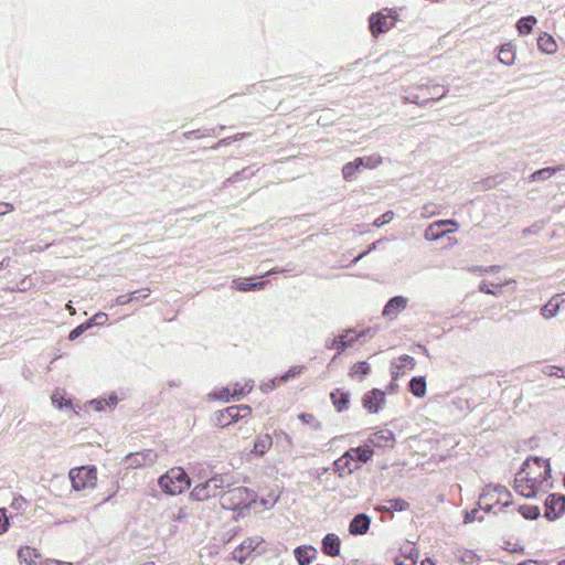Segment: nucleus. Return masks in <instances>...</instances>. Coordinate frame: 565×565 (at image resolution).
<instances>
[{
  "mask_svg": "<svg viewBox=\"0 0 565 565\" xmlns=\"http://www.w3.org/2000/svg\"><path fill=\"white\" fill-rule=\"evenodd\" d=\"M330 398L337 412L341 413L348 409L350 403V393L341 388H335L330 394Z\"/></svg>",
  "mask_w": 565,
  "mask_h": 565,
  "instance_id": "nucleus-23",
  "label": "nucleus"
},
{
  "mask_svg": "<svg viewBox=\"0 0 565 565\" xmlns=\"http://www.w3.org/2000/svg\"><path fill=\"white\" fill-rule=\"evenodd\" d=\"M370 365L367 362L365 361H360L355 364L352 365L351 370H350V376L351 377H355V376H359V375H367L370 373Z\"/></svg>",
  "mask_w": 565,
  "mask_h": 565,
  "instance_id": "nucleus-35",
  "label": "nucleus"
},
{
  "mask_svg": "<svg viewBox=\"0 0 565 565\" xmlns=\"http://www.w3.org/2000/svg\"><path fill=\"white\" fill-rule=\"evenodd\" d=\"M241 386H244V383H235L231 386L232 391H236V390H239Z\"/></svg>",
  "mask_w": 565,
  "mask_h": 565,
  "instance_id": "nucleus-52",
  "label": "nucleus"
},
{
  "mask_svg": "<svg viewBox=\"0 0 565 565\" xmlns=\"http://www.w3.org/2000/svg\"><path fill=\"white\" fill-rule=\"evenodd\" d=\"M43 565H72V563H65L56 559H46Z\"/></svg>",
  "mask_w": 565,
  "mask_h": 565,
  "instance_id": "nucleus-50",
  "label": "nucleus"
},
{
  "mask_svg": "<svg viewBox=\"0 0 565 565\" xmlns=\"http://www.w3.org/2000/svg\"><path fill=\"white\" fill-rule=\"evenodd\" d=\"M365 255V253L359 255L356 258H355V262H358L359 259H361L363 256Z\"/></svg>",
  "mask_w": 565,
  "mask_h": 565,
  "instance_id": "nucleus-57",
  "label": "nucleus"
},
{
  "mask_svg": "<svg viewBox=\"0 0 565 565\" xmlns=\"http://www.w3.org/2000/svg\"><path fill=\"white\" fill-rule=\"evenodd\" d=\"M303 366H291L282 376L279 377L280 382H286L290 377L298 376L302 373Z\"/></svg>",
  "mask_w": 565,
  "mask_h": 565,
  "instance_id": "nucleus-40",
  "label": "nucleus"
},
{
  "mask_svg": "<svg viewBox=\"0 0 565 565\" xmlns=\"http://www.w3.org/2000/svg\"><path fill=\"white\" fill-rule=\"evenodd\" d=\"M190 484V477L181 467H173L159 478L162 491L171 495L182 493Z\"/></svg>",
  "mask_w": 565,
  "mask_h": 565,
  "instance_id": "nucleus-4",
  "label": "nucleus"
},
{
  "mask_svg": "<svg viewBox=\"0 0 565 565\" xmlns=\"http://www.w3.org/2000/svg\"><path fill=\"white\" fill-rule=\"evenodd\" d=\"M18 558L21 565H40L42 564L41 553L29 545L21 546L18 551Z\"/></svg>",
  "mask_w": 565,
  "mask_h": 565,
  "instance_id": "nucleus-18",
  "label": "nucleus"
},
{
  "mask_svg": "<svg viewBox=\"0 0 565 565\" xmlns=\"http://www.w3.org/2000/svg\"><path fill=\"white\" fill-rule=\"evenodd\" d=\"M563 301H565V298H563L561 295L552 297L550 301L542 308L543 317H545L546 319L554 317L557 313Z\"/></svg>",
  "mask_w": 565,
  "mask_h": 565,
  "instance_id": "nucleus-26",
  "label": "nucleus"
},
{
  "mask_svg": "<svg viewBox=\"0 0 565 565\" xmlns=\"http://www.w3.org/2000/svg\"><path fill=\"white\" fill-rule=\"evenodd\" d=\"M545 374H547L548 376L565 377V374H563V370L555 365L547 366Z\"/></svg>",
  "mask_w": 565,
  "mask_h": 565,
  "instance_id": "nucleus-44",
  "label": "nucleus"
},
{
  "mask_svg": "<svg viewBox=\"0 0 565 565\" xmlns=\"http://www.w3.org/2000/svg\"><path fill=\"white\" fill-rule=\"evenodd\" d=\"M140 297H137L136 294L134 295V300H138Z\"/></svg>",
  "mask_w": 565,
  "mask_h": 565,
  "instance_id": "nucleus-59",
  "label": "nucleus"
},
{
  "mask_svg": "<svg viewBox=\"0 0 565 565\" xmlns=\"http://www.w3.org/2000/svg\"><path fill=\"white\" fill-rule=\"evenodd\" d=\"M92 327V320H88L87 322L85 323H82L79 326H77L75 329H73L70 334H68V339L71 341H74L75 339H77L81 334H83L86 330H88L89 328Z\"/></svg>",
  "mask_w": 565,
  "mask_h": 565,
  "instance_id": "nucleus-37",
  "label": "nucleus"
},
{
  "mask_svg": "<svg viewBox=\"0 0 565 565\" xmlns=\"http://www.w3.org/2000/svg\"><path fill=\"white\" fill-rule=\"evenodd\" d=\"M408 300L403 296L393 297L385 305L383 309V316L390 320L397 318L398 313L407 307Z\"/></svg>",
  "mask_w": 565,
  "mask_h": 565,
  "instance_id": "nucleus-16",
  "label": "nucleus"
},
{
  "mask_svg": "<svg viewBox=\"0 0 565 565\" xmlns=\"http://www.w3.org/2000/svg\"><path fill=\"white\" fill-rule=\"evenodd\" d=\"M394 216H395V214L393 211H386L381 216L375 218V221L373 222V225L375 227H382L383 225L391 223L393 221Z\"/></svg>",
  "mask_w": 565,
  "mask_h": 565,
  "instance_id": "nucleus-38",
  "label": "nucleus"
},
{
  "mask_svg": "<svg viewBox=\"0 0 565 565\" xmlns=\"http://www.w3.org/2000/svg\"><path fill=\"white\" fill-rule=\"evenodd\" d=\"M370 518L364 514H358L354 516V519L351 521L349 525V531L353 535H362L365 534L370 527Z\"/></svg>",
  "mask_w": 565,
  "mask_h": 565,
  "instance_id": "nucleus-22",
  "label": "nucleus"
},
{
  "mask_svg": "<svg viewBox=\"0 0 565 565\" xmlns=\"http://www.w3.org/2000/svg\"><path fill=\"white\" fill-rule=\"evenodd\" d=\"M256 494L246 487H235L226 491L223 490L221 495V505L226 510H243L255 503Z\"/></svg>",
  "mask_w": 565,
  "mask_h": 565,
  "instance_id": "nucleus-2",
  "label": "nucleus"
},
{
  "mask_svg": "<svg viewBox=\"0 0 565 565\" xmlns=\"http://www.w3.org/2000/svg\"><path fill=\"white\" fill-rule=\"evenodd\" d=\"M361 168V161L356 159H354V161H351V162H348L343 166L342 168V175H343V179L347 180V181H351L353 180L356 171Z\"/></svg>",
  "mask_w": 565,
  "mask_h": 565,
  "instance_id": "nucleus-31",
  "label": "nucleus"
},
{
  "mask_svg": "<svg viewBox=\"0 0 565 565\" xmlns=\"http://www.w3.org/2000/svg\"><path fill=\"white\" fill-rule=\"evenodd\" d=\"M358 160L361 161V167L367 169H375L383 162V159L380 154H371L364 158H358Z\"/></svg>",
  "mask_w": 565,
  "mask_h": 565,
  "instance_id": "nucleus-34",
  "label": "nucleus"
},
{
  "mask_svg": "<svg viewBox=\"0 0 565 565\" xmlns=\"http://www.w3.org/2000/svg\"><path fill=\"white\" fill-rule=\"evenodd\" d=\"M363 407L370 413H377L385 405V392L373 388L364 394L362 398Z\"/></svg>",
  "mask_w": 565,
  "mask_h": 565,
  "instance_id": "nucleus-14",
  "label": "nucleus"
},
{
  "mask_svg": "<svg viewBox=\"0 0 565 565\" xmlns=\"http://www.w3.org/2000/svg\"><path fill=\"white\" fill-rule=\"evenodd\" d=\"M503 548L510 553H523L524 546L518 542L504 541Z\"/></svg>",
  "mask_w": 565,
  "mask_h": 565,
  "instance_id": "nucleus-41",
  "label": "nucleus"
},
{
  "mask_svg": "<svg viewBox=\"0 0 565 565\" xmlns=\"http://www.w3.org/2000/svg\"><path fill=\"white\" fill-rule=\"evenodd\" d=\"M511 492L502 486L488 487L480 495L479 505L488 511L497 507H507L511 502Z\"/></svg>",
  "mask_w": 565,
  "mask_h": 565,
  "instance_id": "nucleus-6",
  "label": "nucleus"
},
{
  "mask_svg": "<svg viewBox=\"0 0 565 565\" xmlns=\"http://www.w3.org/2000/svg\"><path fill=\"white\" fill-rule=\"evenodd\" d=\"M271 273H275V270H268V271L266 273V275H269V274H271Z\"/></svg>",
  "mask_w": 565,
  "mask_h": 565,
  "instance_id": "nucleus-58",
  "label": "nucleus"
},
{
  "mask_svg": "<svg viewBox=\"0 0 565 565\" xmlns=\"http://www.w3.org/2000/svg\"><path fill=\"white\" fill-rule=\"evenodd\" d=\"M536 23V19L533 15L522 18L516 23V29L520 34H530L533 30V25Z\"/></svg>",
  "mask_w": 565,
  "mask_h": 565,
  "instance_id": "nucleus-30",
  "label": "nucleus"
},
{
  "mask_svg": "<svg viewBox=\"0 0 565 565\" xmlns=\"http://www.w3.org/2000/svg\"><path fill=\"white\" fill-rule=\"evenodd\" d=\"M362 463L364 462L359 459L356 448H350L333 461V471L339 478H344L359 470Z\"/></svg>",
  "mask_w": 565,
  "mask_h": 565,
  "instance_id": "nucleus-8",
  "label": "nucleus"
},
{
  "mask_svg": "<svg viewBox=\"0 0 565 565\" xmlns=\"http://www.w3.org/2000/svg\"><path fill=\"white\" fill-rule=\"evenodd\" d=\"M459 224L455 220H441L430 224L424 233L426 241H437L448 233L456 232Z\"/></svg>",
  "mask_w": 565,
  "mask_h": 565,
  "instance_id": "nucleus-12",
  "label": "nucleus"
},
{
  "mask_svg": "<svg viewBox=\"0 0 565 565\" xmlns=\"http://www.w3.org/2000/svg\"><path fill=\"white\" fill-rule=\"evenodd\" d=\"M273 446L270 434H260L256 437L250 454L256 457H263Z\"/></svg>",
  "mask_w": 565,
  "mask_h": 565,
  "instance_id": "nucleus-20",
  "label": "nucleus"
},
{
  "mask_svg": "<svg viewBox=\"0 0 565 565\" xmlns=\"http://www.w3.org/2000/svg\"><path fill=\"white\" fill-rule=\"evenodd\" d=\"M53 405H55L57 408H62L63 406H71V401H66L62 393L54 392L51 396Z\"/></svg>",
  "mask_w": 565,
  "mask_h": 565,
  "instance_id": "nucleus-39",
  "label": "nucleus"
},
{
  "mask_svg": "<svg viewBox=\"0 0 565 565\" xmlns=\"http://www.w3.org/2000/svg\"><path fill=\"white\" fill-rule=\"evenodd\" d=\"M298 418L305 424L313 425L315 427L319 426L316 416L312 414L301 413L298 415Z\"/></svg>",
  "mask_w": 565,
  "mask_h": 565,
  "instance_id": "nucleus-42",
  "label": "nucleus"
},
{
  "mask_svg": "<svg viewBox=\"0 0 565 565\" xmlns=\"http://www.w3.org/2000/svg\"><path fill=\"white\" fill-rule=\"evenodd\" d=\"M341 540L334 533L327 534L322 540V552L329 556L340 555Z\"/></svg>",
  "mask_w": 565,
  "mask_h": 565,
  "instance_id": "nucleus-19",
  "label": "nucleus"
},
{
  "mask_svg": "<svg viewBox=\"0 0 565 565\" xmlns=\"http://www.w3.org/2000/svg\"><path fill=\"white\" fill-rule=\"evenodd\" d=\"M395 24L392 17L383 14L381 12L374 13L370 17V30L373 36H377L381 33L387 32Z\"/></svg>",
  "mask_w": 565,
  "mask_h": 565,
  "instance_id": "nucleus-15",
  "label": "nucleus"
},
{
  "mask_svg": "<svg viewBox=\"0 0 565 565\" xmlns=\"http://www.w3.org/2000/svg\"><path fill=\"white\" fill-rule=\"evenodd\" d=\"M558 565H565V559L559 562Z\"/></svg>",
  "mask_w": 565,
  "mask_h": 565,
  "instance_id": "nucleus-60",
  "label": "nucleus"
},
{
  "mask_svg": "<svg viewBox=\"0 0 565 565\" xmlns=\"http://www.w3.org/2000/svg\"><path fill=\"white\" fill-rule=\"evenodd\" d=\"M438 86L428 87L422 86L417 89L416 93H411L407 96H404V104H415L417 106H426L429 102H435L441 99L446 92L437 93L435 92Z\"/></svg>",
  "mask_w": 565,
  "mask_h": 565,
  "instance_id": "nucleus-11",
  "label": "nucleus"
},
{
  "mask_svg": "<svg viewBox=\"0 0 565 565\" xmlns=\"http://www.w3.org/2000/svg\"><path fill=\"white\" fill-rule=\"evenodd\" d=\"M106 320L107 319V315L106 313H103V312H99V313H96L90 320H92V326L94 323H99V320Z\"/></svg>",
  "mask_w": 565,
  "mask_h": 565,
  "instance_id": "nucleus-48",
  "label": "nucleus"
},
{
  "mask_svg": "<svg viewBox=\"0 0 565 565\" xmlns=\"http://www.w3.org/2000/svg\"><path fill=\"white\" fill-rule=\"evenodd\" d=\"M409 391L417 397H424L426 394V381L424 377H413L409 382Z\"/></svg>",
  "mask_w": 565,
  "mask_h": 565,
  "instance_id": "nucleus-29",
  "label": "nucleus"
},
{
  "mask_svg": "<svg viewBox=\"0 0 565 565\" xmlns=\"http://www.w3.org/2000/svg\"><path fill=\"white\" fill-rule=\"evenodd\" d=\"M551 466L548 459L531 457L515 475L513 489L524 498H534L551 488Z\"/></svg>",
  "mask_w": 565,
  "mask_h": 565,
  "instance_id": "nucleus-1",
  "label": "nucleus"
},
{
  "mask_svg": "<svg viewBox=\"0 0 565 565\" xmlns=\"http://www.w3.org/2000/svg\"><path fill=\"white\" fill-rule=\"evenodd\" d=\"M564 169V166H559L557 168H544V169H540L537 171H535L534 173L531 174V180L532 181H536V180H543V179H548L551 175H553L556 171H561Z\"/></svg>",
  "mask_w": 565,
  "mask_h": 565,
  "instance_id": "nucleus-33",
  "label": "nucleus"
},
{
  "mask_svg": "<svg viewBox=\"0 0 565 565\" xmlns=\"http://www.w3.org/2000/svg\"><path fill=\"white\" fill-rule=\"evenodd\" d=\"M317 551L312 546H299L295 550V556L299 565H309L316 557Z\"/></svg>",
  "mask_w": 565,
  "mask_h": 565,
  "instance_id": "nucleus-24",
  "label": "nucleus"
},
{
  "mask_svg": "<svg viewBox=\"0 0 565 565\" xmlns=\"http://www.w3.org/2000/svg\"><path fill=\"white\" fill-rule=\"evenodd\" d=\"M479 289H480V291L486 292V294H493V291L489 289V286L486 282L481 284L479 286Z\"/></svg>",
  "mask_w": 565,
  "mask_h": 565,
  "instance_id": "nucleus-51",
  "label": "nucleus"
},
{
  "mask_svg": "<svg viewBox=\"0 0 565 565\" xmlns=\"http://www.w3.org/2000/svg\"><path fill=\"white\" fill-rule=\"evenodd\" d=\"M250 415L252 408L248 405H233L218 411L215 414V423L217 426L226 427Z\"/></svg>",
  "mask_w": 565,
  "mask_h": 565,
  "instance_id": "nucleus-9",
  "label": "nucleus"
},
{
  "mask_svg": "<svg viewBox=\"0 0 565 565\" xmlns=\"http://www.w3.org/2000/svg\"><path fill=\"white\" fill-rule=\"evenodd\" d=\"M359 334H356L353 330H347L335 339H333L332 344L329 347L330 349H335L338 354H341L345 351L347 348L353 345L354 342L359 339Z\"/></svg>",
  "mask_w": 565,
  "mask_h": 565,
  "instance_id": "nucleus-17",
  "label": "nucleus"
},
{
  "mask_svg": "<svg viewBox=\"0 0 565 565\" xmlns=\"http://www.w3.org/2000/svg\"><path fill=\"white\" fill-rule=\"evenodd\" d=\"M422 565H435V563L430 558H426L422 562Z\"/></svg>",
  "mask_w": 565,
  "mask_h": 565,
  "instance_id": "nucleus-53",
  "label": "nucleus"
},
{
  "mask_svg": "<svg viewBox=\"0 0 565 565\" xmlns=\"http://www.w3.org/2000/svg\"><path fill=\"white\" fill-rule=\"evenodd\" d=\"M149 294H150V290L149 289H145V294L141 295L140 297L142 298H148L149 297Z\"/></svg>",
  "mask_w": 565,
  "mask_h": 565,
  "instance_id": "nucleus-54",
  "label": "nucleus"
},
{
  "mask_svg": "<svg viewBox=\"0 0 565 565\" xmlns=\"http://www.w3.org/2000/svg\"><path fill=\"white\" fill-rule=\"evenodd\" d=\"M72 488L76 491L92 490L97 484V469L95 466H81L72 468L68 472Z\"/></svg>",
  "mask_w": 565,
  "mask_h": 565,
  "instance_id": "nucleus-5",
  "label": "nucleus"
},
{
  "mask_svg": "<svg viewBox=\"0 0 565 565\" xmlns=\"http://www.w3.org/2000/svg\"><path fill=\"white\" fill-rule=\"evenodd\" d=\"M66 307H67L68 310H71L72 313L74 312V309H73L71 303H68Z\"/></svg>",
  "mask_w": 565,
  "mask_h": 565,
  "instance_id": "nucleus-56",
  "label": "nucleus"
},
{
  "mask_svg": "<svg viewBox=\"0 0 565 565\" xmlns=\"http://www.w3.org/2000/svg\"><path fill=\"white\" fill-rule=\"evenodd\" d=\"M386 509L393 511H406L409 508L408 502L401 498L390 499L386 501Z\"/></svg>",
  "mask_w": 565,
  "mask_h": 565,
  "instance_id": "nucleus-36",
  "label": "nucleus"
},
{
  "mask_svg": "<svg viewBox=\"0 0 565 565\" xmlns=\"http://www.w3.org/2000/svg\"><path fill=\"white\" fill-rule=\"evenodd\" d=\"M565 512V495L553 493L545 500V518L550 521L558 519Z\"/></svg>",
  "mask_w": 565,
  "mask_h": 565,
  "instance_id": "nucleus-13",
  "label": "nucleus"
},
{
  "mask_svg": "<svg viewBox=\"0 0 565 565\" xmlns=\"http://www.w3.org/2000/svg\"><path fill=\"white\" fill-rule=\"evenodd\" d=\"M224 487L223 478L215 476L196 484L190 492V498L194 501H207L212 498L221 497Z\"/></svg>",
  "mask_w": 565,
  "mask_h": 565,
  "instance_id": "nucleus-7",
  "label": "nucleus"
},
{
  "mask_svg": "<svg viewBox=\"0 0 565 565\" xmlns=\"http://www.w3.org/2000/svg\"><path fill=\"white\" fill-rule=\"evenodd\" d=\"M498 58L505 65H511L515 60V51L511 44H504L500 47Z\"/></svg>",
  "mask_w": 565,
  "mask_h": 565,
  "instance_id": "nucleus-28",
  "label": "nucleus"
},
{
  "mask_svg": "<svg viewBox=\"0 0 565 565\" xmlns=\"http://www.w3.org/2000/svg\"><path fill=\"white\" fill-rule=\"evenodd\" d=\"M537 46L542 52L546 54H553L557 51V43L548 33H543L539 36Z\"/></svg>",
  "mask_w": 565,
  "mask_h": 565,
  "instance_id": "nucleus-25",
  "label": "nucleus"
},
{
  "mask_svg": "<svg viewBox=\"0 0 565 565\" xmlns=\"http://www.w3.org/2000/svg\"><path fill=\"white\" fill-rule=\"evenodd\" d=\"M138 291H132L129 295H121V296L117 297V299H116L117 305L125 306V305L134 301V295Z\"/></svg>",
  "mask_w": 565,
  "mask_h": 565,
  "instance_id": "nucleus-45",
  "label": "nucleus"
},
{
  "mask_svg": "<svg viewBox=\"0 0 565 565\" xmlns=\"http://www.w3.org/2000/svg\"><path fill=\"white\" fill-rule=\"evenodd\" d=\"M8 526H9V519L6 514V510L0 509V534H3L4 532H7Z\"/></svg>",
  "mask_w": 565,
  "mask_h": 565,
  "instance_id": "nucleus-43",
  "label": "nucleus"
},
{
  "mask_svg": "<svg viewBox=\"0 0 565 565\" xmlns=\"http://www.w3.org/2000/svg\"><path fill=\"white\" fill-rule=\"evenodd\" d=\"M395 437L390 429H381L372 434L362 446L356 447L359 459L367 462L374 455L373 448H391L394 446Z\"/></svg>",
  "mask_w": 565,
  "mask_h": 565,
  "instance_id": "nucleus-3",
  "label": "nucleus"
},
{
  "mask_svg": "<svg viewBox=\"0 0 565 565\" xmlns=\"http://www.w3.org/2000/svg\"><path fill=\"white\" fill-rule=\"evenodd\" d=\"M158 459V454L152 449H145L128 454L122 459L126 469H141L152 466Z\"/></svg>",
  "mask_w": 565,
  "mask_h": 565,
  "instance_id": "nucleus-10",
  "label": "nucleus"
},
{
  "mask_svg": "<svg viewBox=\"0 0 565 565\" xmlns=\"http://www.w3.org/2000/svg\"><path fill=\"white\" fill-rule=\"evenodd\" d=\"M507 282H499V284H490L491 286H495V287H501L503 285H505Z\"/></svg>",
  "mask_w": 565,
  "mask_h": 565,
  "instance_id": "nucleus-55",
  "label": "nucleus"
},
{
  "mask_svg": "<svg viewBox=\"0 0 565 565\" xmlns=\"http://www.w3.org/2000/svg\"><path fill=\"white\" fill-rule=\"evenodd\" d=\"M250 278L233 280L234 288L239 291L260 290L266 281L249 282Z\"/></svg>",
  "mask_w": 565,
  "mask_h": 565,
  "instance_id": "nucleus-27",
  "label": "nucleus"
},
{
  "mask_svg": "<svg viewBox=\"0 0 565 565\" xmlns=\"http://www.w3.org/2000/svg\"><path fill=\"white\" fill-rule=\"evenodd\" d=\"M185 518H186V512L184 509H179L178 514L172 516L173 521H181V520H184Z\"/></svg>",
  "mask_w": 565,
  "mask_h": 565,
  "instance_id": "nucleus-49",
  "label": "nucleus"
},
{
  "mask_svg": "<svg viewBox=\"0 0 565 565\" xmlns=\"http://www.w3.org/2000/svg\"><path fill=\"white\" fill-rule=\"evenodd\" d=\"M14 211V206L8 202H0V216L7 215Z\"/></svg>",
  "mask_w": 565,
  "mask_h": 565,
  "instance_id": "nucleus-46",
  "label": "nucleus"
},
{
  "mask_svg": "<svg viewBox=\"0 0 565 565\" xmlns=\"http://www.w3.org/2000/svg\"><path fill=\"white\" fill-rule=\"evenodd\" d=\"M253 390V382L248 381L244 383V386H241L239 390L232 391L231 387H224L220 392L216 393V397L220 399H224L228 402L231 397H241L247 395Z\"/></svg>",
  "mask_w": 565,
  "mask_h": 565,
  "instance_id": "nucleus-21",
  "label": "nucleus"
},
{
  "mask_svg": "<svg viewBox=\"0 0 565 565\" xmlns=\"http://www.w3.org/2000/svg\"><path fill=\"white\" fill-rule=\"evenodd\" d=\"M395 564L396 565H416V561L414 558H411V557H406L403 561L399 559V558H396Z\"/></svg>",
  "mask_w": 565,
  "mask_h": 565,
  "instance_id": "nucleus-47",
  "label": "nucleus"
},
{
  "mask_svg": "<svg viewBox=\"0 0 565 565\" xmlns=\"http://www.w3.org/2000/svg\"><path fill=\"white\" fill-rule=\"evenodd\" d=\"M521 515L527 520H535L540 516V508L537 505L522 504L519 507Z\"/></svg>",
  "mask_w": 565,
  "mask_h": 565,
  "instance_id": "nucleus-32",
  "label": "nucleus"
}]
</instances>
